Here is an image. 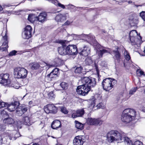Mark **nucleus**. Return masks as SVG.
I'll return each instance as SVG.
<instances>
[{
    "instance_id": "obj_1",
    "label": "nucleus",
    "mask_w": 145,
    "mask_h": 145,
    "mask_svg": "<svg viewBox=\"0 0 145 145\" xmlns=\"http://www.w3.org/2000/svg\"><path fill=\"white\" fill-rule=\"evenodd\" d=\"M81 81L83 84L77 87L76 91L78 94L83 96L87 94L91 87L95 86L96 84V79L91 77H85L82 78Z\"/></svg>"
},
{
    "instance_id": "obj_2",
    "label": "nucleus",
    "mask_w": 145,
    "mask_h": 145,
    "mask_svg": "<svg viewBox=\"0 0 145 145\" xmlns=\"http://www.w3.org/2000/svg\"><path fill=\"white\" fill-rule=\"evenodd\" d=\"M125 135V133L121 130H112L107 133L106 138L109 143H120L123 142Z\"/></svg>"
},
{
    "instance_id": "obj_3",
    "label": "nucleus",
    "mask_w": 145,
    "mask_h": 145,
    "mask_svg": "<svg viewBox=\"0 0 145 145\" xmlns=\"http://www.w3.org/2000/svg\"><path fill=\"white\" fill-rule=\"evenodd\" d=\"M136 111L133 109H125L123 111L122 114L121 120L125 123H129L136 117Z\"/></svg>"
},
{
    "instance_id": "obj_4",
    "label": "nucleus",
    "mask_w": 145,
    "mask_h": 145,
    "mask_svg": "<svg viewBox=\"0 0 145 145\" xmlns=\"http://www.w3.org/2000/svg\"><path fill=\"white\" fill-rule=\"evenodd\" d=\"M129 36L131 44L136 45L138 48L142 42V38L140 35H138L136 30H133L130 32Z\"/></svg>"
},
{
    "instance_id": "obj_5",
    "label": "nucleus",
    "mask_w": 145,
    "mask_h": 145,
    "mask_svg": "<svg viewBox=\"0 0 145 145\" xmlns=\"http://www.w3.org/2000/svg\"><path fill=\"white\" fill-rule=\"evenodd\" d=\"M117 83L116 80L113 79L108 78L105 79L103 80L102 86L104 90L106 91H109Z\"/></svg>"
},
{
    "instance_id": "obj_6",
    "label": "nucleus",
    "mask_w": 145,
    "mask_h": 145,
    "mask_svg": "<svg viewBox=\"0 0 145 145\" xmlns=\"http://www.w3.org/2000/svg\"><path fill=\"white\" fill-rule=\"evenodd\" d=\"M27 73V71L22 67H17L14 69V75L16 78H25L26 77Z\"/></svg>"
},
{
    "instance_id": "obj_7",
    "label": "nucleus",
    "mask_w": 145,
    "mask_h": 145,
    "mask_svg": "<svg viewBox=\"0 0 145 145\" xmlns=\"http://www.w3.org/2000/svg\"><path fill=\"white\" fill-rule=\"evenodd\" d=\"M74 36L75 37L80 38V39H82V40H86L90 42H94L95 41V37L93 35L91 34L85 35L82 34L81 35H76L73 34H72V36Z\"/></svg>"
},
{
    "instance_id": "obj_8",
    "label": "nucleus",
    "mask_w": 145,
    "mask_h": 145,
    "mask_svg": "<svg viewBox=\"0 0 145 145\" xmlns=\"http://www.w3.org/2000/svg\"><path fill=\"white\" fill-rule=\"evenodd\" d=\"M44 110L47 114H56L57 111V108L53 104H49L44 106Z\"/></svg>"
},
{
    "instance_id": "obj_9",
    "label": "nucleus",
    "mask_w": 145,
    "mask_h": 145,
    "mask_svg": "<svg viewBox=\"0 0 145 145\" xmlns=\"http://www.w3.org/2000/svg\"><path fill=\"white\" fill-rule=\"evenodd\" d=\"M66 49L67 55H74L78 53V50L76 46L74 45H69L66 46Z\"/></svg>"
},
{
    "instance_id": "obj_10",
    "label": "nucleus",
    "mask_w": 145,
    "mask_h": 145,
    "mask_svg": "<svg viewBox=\"0 0 145 145\" xmlns=\"http://www.w3.org/2000/svg\"><path fill=\"white\" fill-rule=\"evenodd\" d=\"M9 75L8 74H0V83L4 85L9 84L10 80L9 79Z\"/></svg>"
},
{
    "instance_id": "obj_11",
    "label": "nucleus",
    "mask_w": 145,
    "mask_h": 145,
    "mask_svg": "<svg viewBox=\"0 0 145 145\" xmlns=\"http://www.w3.org/2000/svg\"><path fill=\"white\" fill-rule=\"evenodd\" d=\"M32 28L29 25H27L22 34V37L24 39H28L31 37Z\"/></svg>"
},
{
    "instance_id": "obj_12",
    "label": "nucleus",
    "mask_w": 145,
    "mask_h": 145,
    "mask_svg": "<svg viewBox=\"0 0 145 145\" xmlns=\"http://www.w3.org/2000/svg\"><path fill=\"white\" fill-rule=\"evenodd\" d=\"M86 122L88 125H97L102 123V121L100 119L91 118H88Z\"/></svg>"
},
{
    "instance_id": "obj_13",
    "label": "nucleus",
    "mask_w": 145,
    "mask_h": 145,
    "mask_svg": "<svg viewBox=\"0 0 145 145\" xmlns=\"http://www.w3.org/2000/svg\"><path fill=\"white\" fill-rule=\"evenodd\" d=\"M47 18V14L45 12L40 13L39 15L36 17L37 20L41 24L46 21Z\"/></svg>"
},
{
    "instance_id": "obj_14",
    "label": "nucleus",
    "mask_w": 145,
    "mask_h": 145,
    "mask_svg": "<svg viewBox=\"0 0 145 145\" xmlns=\"http://www.w3.org/2000/svg\"><path fill=\"white\" fill-rule=\"evenodd\" d=\"M98 47L99 50H97V52L99 57H102L103 54L107 53H110V52L109 49L106 50L105 47L100 46H98Z\"/></svg>"
},
{
    "instance_id": "obj_15",
    "label": "nucleus",
    "mask_w": 145,
    "mask_h": 145,
    "mask_svg": "<svg viewBox=\"0 0 145 145\" xmlns=\"http://www.w3.org/2000/svg\"><path fill=\"white\" fill-rule=\"evenodd\" d=\"M72 114L71 117L73 118H75L82 116L84 113V111L82 109L77 110H73L72 111Z\"/></svg>"
},
{
    "instance_id": "obj_16",
    "label": "nucleus",
    "mask_w": 145,
    "mask_h": 145,
    "mask_svg": "<svg viewBox=\"0 0 145 145\" xmlns=\"http://www.w3.org/2000/svg\"><path fill=\"white\" fill-rule=\"evenodd\" d=\"M68 15V14L67 13L58 14L56 17L55 20L58 22H63L66 20L67 17Z\"/></svg>"
},
{
    "instance_id": "obj_17",
    "label": "nucleus",
    "mask_w": 145,
    "mask_h": 145,
    "mask_svg": "<svg viewBox=\"0 0 145 145\" xmlns=\"http://www.w3.org/2000/svg\"><path fill=\"white\" fill-rule=\"evenodd\" d=\"M7 105L5 107H7V110L10 112H12L14 111L15 109L17 108L19 103L17 101H15L13 103L10 104H9L6 103Z\"/></svg>"
},
{
    "instance_id": "obj_18",
    "label": "nucleus",
    "mask_w": 145,
    "mask_h": 145,
    "mask_svg": "<svg viewBox=\"0 0 145 145\" xmlns=\"http://www.w3.org/2000/svg\"><path fill=\"white\" fill-rule=\"evenodd\" d=\"M7 38V34H5V36L3 37L4 40V42L2 45V47H0V51H6L7 50V48H8Z\"/></svg>"
},
{
    "instance_id": "obj_19",
    "label": "nucleus",
    "mask_w": 145,
    "mask_h": 145,
    "mask_svg": "<svg viewBox=\"0 0 145 145\" xmlns=\"http://www.w3.org/2000/svg\"><path fill=\"white\" fill-rule=\"evenodd\" d=\"M74 145H82L84 142L82 140L81 136H76L73 140Z\"/></svg>"
},
{
    "instance_id": "obj_20",
    "label": "nucleus",
    "mask_w": 145,
    "mask_h": 145,
    "mask_svg": "<svg viewBox=\"0 0 145 145\" xmlns=\"http://www.w3.org/2000/svg\"><path fill=\"white\" fill-rule=\"evenodd\" d=\"M66 45L63 44L62 46L58 48V51L59 53L61 55H67Z\"/></svg>"
},
{
    "instance_id": "obj_21",
    "label": "nucleus",
    "mask_w": 145,
    "mask_h": 145,
    "mask_svg": "<svg viewBox=\"0 0 145 145\" xmlns=\"http://www.w3.org/2000/svg\"><path fill=\"white\" fill-rule=\"evenodd\" d=\"M90 49L89 47L86 46H84L81 51V54L84 56H87L90 54Z\"/></svg>"
},
{
    "instance_id": "obj_22",
    "label": "nucleus",
    "mask_w": 145,
    "mask_h": 145,
    "mask_svg": "<svg viewBox=\"0 0 145 145\" xmlns=\"http://www.w3.org/2000/svg\"><path fill=\"white\" fill-rule=\"evenodd\" d=\"M27 107L24 106H19L17 108L16 113L18 116H21L27 110Z\"/></svg>"
},
{
    "instance_id": "obj_23",
    "label": "nucleus",
    "mask_w": 145,
    "mask_h": 145,
    "mask_svg": "<svg viewBox=\"0 0 145 145\" xmlns=\"http://www.w3.org/2000/svg\"><path fill=\"white\" fill-rule=\"evenodd\" d=\"M61 122L59 120H56L54 121L52 123V128L54 129H57L61 127Z\"/></svg>"
},
{
    "instance_id": "obj_24",
    "label": "nucleus",
    "mask_w": 145,
    "mask_h": 145,
    "mask_svg": "<svg viewBox=\"0 0 145 145\" xmlns=\"http://www.w3.org/2000/svg\"><path fill=\"white\" fill-rule=\"evenodd\" d=\"M14 120L11 118H5L3 120V122L6 124L11 125L14 123Z\"/></svg>"
},
{
    "instance_id": "obj_25",
    "label": "nucleus",
    "mask_w": 145,
    "mask_h": 145,
    "mask_svg": "<svg viewBox=\"0 0 145 145\" xmlns=\"http://www.w3.org/2000/svg\"><path fill=\"white\" fill-rule=\"evenodd\" d=\"M36 17H35V16L33 14H30L28 16V20L31 23H34L35 24L36 22H37V20L35 21Z\"/></svg>"
},
{
    "instance_id": "obj_26",
    "label": "nucleus",
    "mask_w": 145,
    "mask_h": 145,
    "mask_svg": "<svg viewBox=\"0 0 145 145\" xmlns=\"http://www.w3.org/2000/svg\"><path fill=\"white\" fill-rule=\"evenodd\" d=\"M23 121L25 125H31V122L30 121V118L28 116H25L23 118Z\"/></svg>"
},
{
    "instance_id": "obj_27",
    "label": "nucleus",
    "mask_w": 145,
    "mask_h": 145,
    "mask_svg": "<svg viewBox=\"0 0 145 145\" xmlns=\"http://www.w3.org/2000/svg\"><path fill=\"white\" fill-rule=\"evenodd\" d=\"M30 66L32 69L36 70L40 67L39 65L37 63L33 62L30 63Z\"/></svg>"
},
{
    "instance_id": "obj_28",
    "label": "nucleus",
    "mask_w": 145,
    "mask_h": 145,
    "mask_svg": "<svg viewBox=\"0 0 145 145\" xmlns=\"http://www.w3.org/2000/svg\"><path fill=\"white\" fill-rule=\"evenodd\" d=\"M24 52H25L24 51H17L16 50H14L10 52L9 54V56H12L15 55L16 54H21Z\"/></svg>"
},
{
    "instance_id": "obj_29",
    "label": "nucleus",
    "mask_w": 145,
    "mask_h": 145,
    "mask_svg": "<svg viewBox=\"0 0 145 145\" xmlns=\"http://www.w3.org/2000/svg\"><path fill=\"white\" fill-rule=\"evenodd\" d=\"M75 127L77 129L82 130L83 129L84 126L83 124L78 121H75Z\"/></svg>"
},
{
    "instance_id": "obj_30",
    "label": "nucleus",
    "mask_w": 145,
    "mask_h": 145,
    "mask_svg": "<svg viewBox=\"0 0 145 145\" xmlns=\"http://www.w3.org/2000/svg\"><path fill=\"white\" fill-rule=\"evenodd\" d=\"M113 53L115 58L118 60V61H119L120 59V54L118 50L116 51H113Z\"/></svg>"
},
{
    "instance_id": "obj_31",
    "label": "nucleus",
    "mask_w": 145,
    "mask_h": 145,
    "mask_svg": "<svg viewBox=\"0 0 145 145\" xmlns=\"http://www.w3.org/2000/svg\"><path fill=\"white\" fill-rule=\"evenodd\" d=\"M125 135H125L123 136V141L124 140V142L126 143L128 145H131L133 143L132 141L128 137H124Z\"/></svg>"
},
{
    "instance_id": "obj_32",
    "label": "nucleus",
    "mask_w": 145,
    "mask_h": 145,
    "mask_svg": "<svg viewBox=\"0 0 145 145\" xmlns=\"http://www.w3.org/2000/svg\"><path fill=\"white\" fill-rule=\"evenodd\" d=\"M85 63L87 65H91L93 63V60L92 58L90 57H87L85 59Z\"/></svg>"
},
{
    "instance_id": "obj_33",
    "label": "nucleus",
    "mask_w": 145,
    "mask_h": 145,
    "mask_svg": "<svg viewBox=\"0 0 145 145\" xmlns=\"http://www.w3.org/2000/svg\"><path fill=\"white\" fill-rule=\"evenodd\" d=\"M124 57L125 59L127 61H129L130 59V57L129 55V53L128 52L125 50V49L124 48Z\"/></svg>"
},
{
    "instance_id": "obj_34",
    "label": "nucleus",
    "mask_w": 145,
    "mask_h": 145,
    "mask_svg": "<svg viewBox=\"0 0 145 145\" xmlns=\"http://www.w3.org/2000/svg\"><path fill=\"white\" fill-rule=\"evenodd\" d=\"M67 86V83L63 82L60 83V86L61 88V90H63L66 88Z\"/></svg>"
},
{
    "instance_id": "obj_35",
    "label": "nucleus",
    "mask_w": 145,
    "mask_h": 145,
    "mask_svg": "<svg viewBox=\"0 0 145 145\" xmlns=\"http://www.w3.org/2000/svg\"><path fill=\"white\" fill-rule=\"evenodd\" d=\"M61 111L63 113L66 114L68 113V111L66 109V108L63 106L60 107Z\"/></svg>"
},
{
    "instance_id": "obj_36",
    "label": "nucleus",
    "mask_w": 145,
    "mask_h": 145,
    "mask_svg": "<svg viewBox=\"0 0 145 145\" xmlns=\"http://www.w3.org/2000/svg\"><path fill=\"white\" fill-rule=\"evenodd\" d=\"M137 74L138 76H141L142 75L144 76L145 74L143 71H142L141 70L138 69L137 71Z\"/></svg>"
},
{
    "instance_id": "obj_37",
    "label": "nucleus",
    "mask_w": 145,
    "mask_h": 145,
    "mask_svg": "<svg viewBox=\"0 0 145 145\" xmlns=\"http://www.w3.org/2000/svg\"><path fill=\"white\" fill-rule=\"evenodd\" d=\"M129 20L131 23L136 24L137 22V20L136 18H133L132 16L130 17Z\"/></svg>"
},
{
    "instance_id": "obj_38",
    "label": "nucleus",
    "mask_w": 145,
    "mask_h": 145,
    "mask_svg": "<svg viewBox=\"0 0 145 145\" xmlns=\"http://www.w3.org/2000/svg\"><path fill=\"white\" fill-rule=\"evenodd\" d=\"M46 77L47 78H50L51 80H52V78L57 77L54 76V74L53 73V72H51L49 74L47 75Z\"/></svg>"
},
{
    "instance_id": "obj_39",
    "label": "nucleus",
    "mask_w": 145,
    "mask_h": 145,
    "mask_svg": "<svg viewBox=\"0 0 145 145\" xmlns=\"http://www.w3.org/2000/svg\"><path fill=\"white\" fill-rule=\"evenodd\" d=\"M137 89V87H134L131 89L129 91V95H131L133 94L136 91Z\"/></svg>"
},
{
    "instance_id": "obj_40",
    "label": "nucleus",
    "mask_w": 145,
    "mask_h": 145,
    "mask_svg": "<svg viewBox=\"0 0 145 145\" xmlns=\"http://www.w3.org/2000/svg\"><path fill=\"white\" fill-rule=\"evenodd\" d=\"M59 71V70L58 68H55L51 72H53V73L54 74V76L57 77Z\"/></svg>"
},
{
    "instance_id": "obj_41",
    "label": "nucleus",
    "mask_w": 145,
    "mask_h": 145,
    "mask_svg": "<svg viewBox=\"0 0 145 145\" xmlns=\"http://www.w3.org/2000/svg\"><path fill=\"white\" fill-rule=\"evenodd\" d=\"M82 68L81 66L77 67L75 69L74 72L75 73H80L81 72Z\"/></svg>"
},
{
    "instance_id": "obj_42",
    "label": "nucleus",
    "mask_w": 145,
    "mask_h": 145,
    "mask_svg": "<svg viewBox=\"0 0 145 145\" xmlns=\"http://www.w3.org/2000/svg\"><path fill=\"white\" fill-rule=\"evenodd\" d=\"M1 116H2L4 117H7V114L5 110L1 111Z\"/></svg>"
},
{
    "instance_id": "obj_43",
    "label": "nucleus",
    "mask_w": 145,
    "mask_h": 145,
    "mask_svg": "<svg viewBox=\"0 0 145 145\" xmlns=\"http://www.w3.org/2000/svg\"><path fill=\"white\" fill-rule=\"evenodd\" d=\"M6 139V138H5L3 135L0 136V145H1L3 143V141L5 142L4 140Z\"/></svg>"
},
{
    "instance_id": "obj_44",
    "label": "nucleus",
    "mask_w": 145,
    "mask_h": 145,
    "mask_svg": "<svg viewBox=\"0 0 145 145\" xmlns=\"http://www.w3.org/2000/svg\"><path fill=\"white\" fill-rule=\"evenodd\" d=\"M140 16L144 21H145V11H142L140 13Z\"/></svg>"
},
{
    "instance_id": "obj_45",
    "label": "nucleus",
    "mask_w": 145,
    "mask_h": 145,
    "mask_svg": "<svg viewBox=\"0 0 145 145\" xmlns=\"http://www.w3.org/2000/svg\"><path fill=\"white\" fill-rule=\"evenodd\" d=\"M48 96L49 98L52 99V98H54V95L53 91H51L49 92L48 94Z\"/></svg>"
},
{
    "instance_id": "obj_46",
    "label": "nucleus",
    "mask_w": 145,
    "mask_h": 145,
    "mask_svg": "<svg viewBox=\"0 0 145 145\" xmlns=\"http://www.w3.org/2000/svg\"><path fill=\"white\" fill-rule=\"evenodd\" d=\"M7 104L4 102H1L0 101V108L4 107L5 106H7Z\"/></svg>"
},
{
    "instance_id": "obj_47",
    "label": "nucleus",
    "mask_w": 145,
    "mask_h": 145,
    "mask_svg": "<svg viewBox=\"0 0 145 145\" xmlns=\"http://www.w3.org/2000/svg\"><path fill=\"white\" fill-rule=\"evenodd\" d=\"M145 85V81L142 80L140 82V87H143Z\"/></svg>"
},
{
    "instance_id": "obj_48",
    "label": "nucleus",
    "mask_w": 145,
    "mask_h": 145,
    "mask_svg": "<svg viewBox=\"0 0 145 145\" xmlns=\"http://www.w3.org/2000/svg\"><path fill=\"white\" fill-rule=\"evenodd\" d=\"M6 129L5 126L0 124V130L3 131Z\"/></svg>"
},
{
    "instance_id": "obj_49",
    "label": "nucleus",
    "mask_w": 145,
    "mask_h": 145,
    "mask_svg": "<svg viewBox=\"0 0 145 145\" xmlns=\"http://www.w3.org/2000/svg\"><path fill=\"white\" fill-rule=\"evenodd\" d=\"M142 105L143 106L142 108V110L143 112H145V101L142 103Z\"/></svg>"
},
{
    "instance_id": "obj_50",
    "label": "nucleus",
    "mask_w": 145,
    "mask_h": 145,
    "mask_svg": "<svg viewBox=\"0 0 145 145\" xmlns=\"http://www.w3.org/2000/svg\"><path fill=\"white\" fill-rule=\"evenodd\" d=\"M71 23L69 21L67 20L66 22H65L64 24H63V25H70L71 24Z\"/></svg>"
},
{
    "instance_id": "obj_51",
    "label": "nucleus",
    "mask_w": 145,
    "mask_h": 145,
    "mask_svg": "<svg viewBox=\"0 0 145 145\" xmlns=\"http://www.w3.org/2000/svg\"><path fill=\"white\" fill-rule=\"evenodd\" d=\"M95 69H96V71L97 72V74H98V75L99 76V69L97 66V65H95Z\"/></svg>"
},
{
    "instance_id": "obj_52",
    "label": "nucleus",
    "mask_w": 145,
    "mask_h": 145,
    "mask_svg": "<svg viewBox=\"0 0 145 145\" xmlns=\"http://www.w3.org/2000/svg\"><path fill=\"white\" fill-rule=\"evenodd\" d=\"M66 6L69 9H70L71 8H74V6L72 5H66Z\"/></svg>"
},
{
    "instance_id": "obj_53",
    "label": "nucleus",
    "mask_w": 145,
    "mask_h": 145,
    "mask_svg": "<svg viewBox=\"0 0 145 145\" xmlns=\"http://www.w3.org/2000/svg\"><path fill=\"white\" fill-rule=\"evenodd\" d=\"M103 105V104L102 103H99L98 105H97V106L98 107L101 108L102 107V105Z\"/></svg>"
},
{
    "instance_id": "obj_54",
    "label": "nucleus",
    "mask_w": 145,
    "mask_h": 145,
    "mask_svg": "<svg viewBox=\"0 0 145 145\" xmlns=\"http://www.w3.org/2000/svg\"><path fill=\"white\" fill-rule=\"evenodd\" d=\"M143 52H144V53L142 54V56H145V47L144 48V51H143Z\"/></svg>"
},
{
    "instance_id": "obj_55",
    "label": "nucleus",
    "mask_w": 145,
    "mask_h": 145,
    "mask_svg": "<svg viewBox=\"0 0 145 145\" xmlns=\"http://www.w3.org/2000/svg\"><path fill=\"white\" fill-rule=\"evenodd\" d=\"M32 103H33V102L31 101H29V105H31L32 104Z\"/></svg>"
},
{
    "instance_id": "obj_56",
    "label": "nucleus",
    "mask_w": 145,
    "mask_h": 145,
    "mask_svg": "<svg viewBox=\"0 0 145 145\" xmlns=\"http://www.w3.org/2000/svg\"><path fill=\"white\" fill-rule=\"evenodd\" d=\"M19 12V11H16L15 12V14H19L18 13Z\"/></svg>"
},
{
    "instance_id": "obj_57",
    "label": "nucleus",
    "mask_w": 145,
    "mask_h": 145,
    "mask_svg": "<svg viewBox=\"0 0 145 145\" xmlns=\"http://www.w3.org/2000/svg\"><path fill=\"white\" fill-rule=\"evenodd\" d=\"M3 9V8L2 7V6L0 5V11H2Z\"/></svg>"
},
{
    "instance_id": "obj_58",
    "label": "nucleus",
    "mask_w": 145,
    "mask_h": 145,
    "mask_svg": "<svg viewBox=\"0 0 145 145\" xmlns=\"http://www.w3.org/2000/svg\"><path fill=\"white\" fill-rule=\"evenodd\" d=\"M32 145H40L38 143H34Z\"/></svg>"
},
{
    "instance_id": "obj_59",
    "label": "nucleus",
    "mask_w": 145,
    "mask_h": 145,
    "mask_svg": "<svg viewBox=\"0 0 145 145\" xmlns=\"http://www.w3.org/2000/svg\"><path fill=\"white\" fill-rule=\"evenodd\" d=\"M132 3V1H128V3Z\"/></svg>"
},
{
    "instance_id": "obj_60",
    "label": "nucleus",
    "mask_w": 145,
    "mask_h": 145,
    "mask_svg": "<svg viewBox=\"0 0 145 145\" xmlns=\"http://www.w3.org/2000/svg\"><path fill=\"white\" fill-rule=\"evenodd\" d=\"M135 6L137 7H138L139 6H142V5H135Z\"/></svg>"
},
{
    "instance_id": "obj_61",
    "label": "nucleus",
    "mask_w": 145,
    "mask_h": 145,
    "mask_svg": "<svg viewBox=\"0 0 145 145\" xmlns=\"http://www.w3.org/2000/svg\"><path fill=\"white\" fill-rule=\"evenodd\" d=\"M25 1V0H23V1H22L21 3H24Z\"/></svg>"
},
{
    "instance_id": "obj_62",
    "label": "nucleus",
    "mask_w": 145,
    "mask_h": 145,
    "mask_svg": "<svg viewBox=\"0 0 145 145\" xmlns=\"http://www.w3.org/2000/svg\"><path fill=\"white\" fill-rule=\"evenodd\" d=\"M68 36H70V34H68Z\"/></svg>"
},
{
    "instance_id": "obj_63",
    "label": "nucleus",
    "mask_w": 145,
    "mask_h": 145,
    "mask_svg": "<svg viewBox=\"0 0 145 145\" xmlns=\"http://www.w3.org/2000/svg\"><path fill=\"white\" fill-rule=\"evenodd\" d=\"M124 65L125 66V63H124Z\"/></svg>"
},
{
    "instance_id": "obj_64",
    "label": "nucleus",
    "mask_w": 145,
    "mask_h": 145,
    "mask_svg": "<svg viewBox=\"0 0 145 145\" xmlns=\"http://www.w3.org/2000/svg\"><path fill=\"white\" fill-rule=\"evenodd\" d=\"M35 25V26L37 25V24H36Z\"/></svg>"
}]
</instances>
